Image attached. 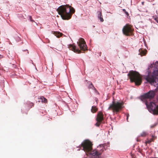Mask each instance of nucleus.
Returning a JSON list of instances; mask_svg holds the SVG:
<instances>
[{"mask_svg":"<svg viewBox=\"0 0 158 158\" xmlns=\"http://www.w3.org/2000/svg\"><path fill=\"white\" fill-rule=\"evenodd\" d=\"M56 10L62 19L64 20H68L71 19L73 14L75 12L73 8L69 5H61Z\"/></svg>","mask_w":158,"mask_h":158,"instance_id":"f257e3e1","label":"nucleus"},{"mask_svg":"<svg viewBox=\"0 0 158 158\" xmlns=\"http://www.w3.org/2000/svg\"><path fill=\"white\" fill-rule=\"evenodd\" d=\"M93 144L92 142L88 140H84L81 144V147L83 150L86 152L94 156L95 158H99L103 152L102 149L98 151L94 149L92 151Z\"/></svg>","mask_w":158,"mask_h":158,"instance_id":"f03ea898","label":"nucleus"},{"mask_svg":"<svg viewBox=\"0 0 158 158\" xmlns=\"http://www.w3.org/2000/svg\"><path fill=\"white\" fill-rule=\"evenodd\" d=\"M77 43L81 50H79L78 48H77L76 46L73 45V44L69 45V48L70 49L75 52L78 53H81V51H84L87 50V45L84 39L82 38H80Z\"/></svg>","mask_w":158,"mask_h":158,"instance_id":"7ed1b4c3","label":"nucleus"},{"mask_svg":"<svg viewBox=\"0 0 158 158\" xmlns=\"http://www.w3.org/2000/svg\"><path fill=\"white\" fill-rule=\"evenodd\" d=\"M131 82H135L136 85H140L142 82V79L140 74L137 72L131 71L128 74Z\"/></svg>","mask_w":158,"mask_h":158,"instance_id":"20e7f679","label":"nucleus"},{"mask_svg":"<svg viewBox=\"0 0 158 158\" xmlns=\"http://www.w3.org/2000/svg\"><path fill=\"white\" fill-rule=\"evenodd\" d=\"M124 103L113 101L112 103L110 105L108 110H111L113 112L117 113L123 108Z\"/></svg>","mask_w":158,"mask_h":158,"instance_id":"39448f33","label":"nucleus"},{"mask_svg":"<svg viewBox=\"0 0 158 158\" xmlns=\"http://www.w3.org/2000/svg\"><path fill=\"white\" fill-rule=\"evenodd\" d=\"M123 32L126 36H130L133 33V29L132 26L129 24H126L123 28Z\"/></svg>","mask_w":158,"mask_h":158,"instance_id":"423d86ee","label":"nucleus"},{"mask_svg":"<svg viewBox=\"0 0 158 158\" xmlns=\"http://www.w3.org/2000/svg\"><path fill=\"white\" fill-rule=\"evenodd\" d=\"M155 95V93L154 91L150 90L142 96L141 99L144 101L146 100L147 99H151L154 98Z\"/></svg>","mask_w":158,"mask_h":158,"instance_id":"0eeeda50","label":"nucleus"},{"mask_svg":"<svg viewBox=\"0 0 158 158\" xmlns=\"http://www.w3.org/2000/svg\"><path fill=\"white\" fill-rule=\"evenodd\" d=\"M145 104L148 109L152 110L153 112L156 114H158V106H156L154 102H151L148 104V102H146Z\"/></svg>","mask_w":158,"mask_h":158,"instance_id":"6e6552de","label":"nucleus"},{"mask_svg":"<svg viewBox=\"0 0 158 158\" xmlns=\"http://www.w3.org/2000/svg\"><path fill=\"white\" fill-rule=\"evenodd\" d=\"M146 80L148 82L150 83H154L155 82L156 83L157 82V85L158 86V78H156V77L153 76H148L147 77Z\"/></svg>","mask_w":158,"mask_h":158,"instance_id":"1a4fd4ad","label":"nucleus"},{"mask_svg":"<svg viewBox=\"0 0 158 158\" xmlns=\"http://www.w3.org/2000/svg\"><path fill=\"white\" fill-rule=\"evenodd\" d=\"M103 119V114L102 112H98L97 115V117L96 119V121L102 122Z\"/></svg>","mask_w":158,"mask_h":158,"instance_id":"9d476101","label":"nucleus"},{"mask_svg":"<svg viewBox=\"0 0 158 158\" xmlns=\"http://www.w3.org/2000/svg\"><path fill=\"white\" fill-rule=\"evenodd\" d=\"M153 75H149L148 76H153L156 77L157 76H158V69L156 67H154L153 69V71L152 72Z\"/></svg>","mask_w":158,"mask_h":158,"instance_id":"9b49d317","label":"nucleus"},{"mask_svg":"<svg viewBox=\"0 0 158 158\" xmlns=\"http://www.w3.org/2000/svg\"><path fill=\"white\" fill-rule=\"evenodd\" d=\"M147 51L146 50L143 49H140L139 50V55H140L141 56H143L146 55L147 53Z\"/></svg>","mask_w":158,"mask_h":158,"instance_id":"f8f14e48","label":"nucleus"},{"mask_svg":"<svg viewBox=\"0 0 158 158\" xmlns=\"http://www.w3.org/2000/svg\"><path fill=\"white\" fill-rule=\"evenodd\" d=\"M98 17V19H100L101 22H103L104 20L103 18V16L102 14V12L101 11H98L97 12Z\"/></svg>","mask_w":158,"mask_h":158,"instance_id":"ddd939ff","label":"nucleus"},{"mask_svg":"<svg viewBox=\"0 0 158 158\" xmlns=\"http://www.w3.org/2000/svg\"><path fill=\"white\" fill-rule=\"evenodd\" d=\"M155 139H156V137L152 135V138L150 139H148V141L146 142V143L147 144L150 143L151 142L154 141Z\"/></svg>","mask_w":158,"mask_h":158,"instance_id":"4468645a","label":"nucleus"},{"mask_svg":"<svg viewBox=\"0 0 158 158\" xmlns=\"http://www.w3.org/2000/svg\"><path fill=\"white\" fill-rule=\"evenodd\" d=\"M29 109L31 108L34 106V104L30 102H28L26 103Z\"/></svg>","mask_w":158,"mask_h":158,"instance_id":"2eb2a0df","label":"nucleus"},{"mask_svg":"<svg viewBox=\"0 0 158 158\" xmlns=\"http://www.w3.org/2000/svg\"><path fill=\"white\" fill-rule=\"evenodd\" d=\"M89 89H92L95 90V92H97V90L96 88L94 87L92 83L91 82L90 85L88 86Z\"/></svg>","mask_w":158,"mask_h":158,"instance_id":"dca6fc26","label":"nucleus"},{"mask_svg":"<svg viewBox=\"0 0 158 158\" xmlns=\"http://www.w3.org/2000/svg\"><path fill=\"white\" fill-rule=\"evenodd\" d=\"M98 110V108L95 106H92L91 109V112L94 113L96 112Z\"/></svg>","mask_w":158,"mask_h":158,"instance_id":"f3484780","label":"nucleus"},{"mask_svg":"<svg viewBox=\"0 0 158 158\" xmlns=\"http://www.w3.org/2000/svg\"><path fill=\"white\" fill-rule=\"evenodd\" d=\"M40 99L41 100V102H44V103H47V99L43 96H41L40 97Z\"/></svg>","mask_w":158,"mask_h":158,"instance_id":"a211bd4d","label":"nucleus"},{"mask_svg":"<svg viewBox=\"0 0 158 158\" xmlns=\"http://www.w3.org/2000/svg\"><path fill=\"white\" fill-rule=\"evenodd\" d=\"M53 34L58 38L60 37L61 35V33L59 32H54Z\"/></svg>","mask_w":158,"mask_h":158,"instance_id":"6ab92c4d","label":"nucleus"},{"mask_svg":"<svg viewBox=\"0 0 158 158\" xmlns=\"http://www.w3.org/2000/svg\"><path fill=\"white\" fill-rule=\"evenodd\" d=\"M148 135V133L146 132L143 131L140 134L141 136L142 137L146 136Z\"/></svg>","mask_w":158,"mask_h":158,"instance_id":"aec40b11","label":"nucleus"},{"mask_svg":"<svg viewBox=\"0 0 158 158\" xmlns=\"http://www.w3.org/2000/svg\"><path fill=\"white\" fill-rule=\"evenodd\" d=\"M102 122L101 121H97V122L95 124V125L97 127H99Z\"/></svg>","mask_w":158,"mask_h":158,"instance_id":"412c9836","label":"nucleus"},{"mask_svg":"<svg viewBox=\"0 0 158 158\" xmlns=\"http://www.w3.org/2000/svg\"><path fill=\"white\" fill-rule=\"evenodd\" d=\"M123 11L124 12L126 15H127V16L129 15L128 13L126 11V10L125 9H123Z\"/></svg>","mask_w":158,"mask_h":158,"instance_id":"4be33fe9","label":"nucleus"},{"mask_svg":"<svg viewBox=\"0 0 158 158\" xmlns=\"http://www.w3.org/2000/svg\"><path fill=\"white\" fill-rule=\"evenodd\" d=\"M29 20L31 22H34V21L33 20L32 17L31 16H29Z\"/></svg>","mask_w":158,"mask_h":158,"instance_id":"5701e85b","label":"nucleus"},{"mask_svg":"<svg viewBox=\"0 0 158 158\" xmlns=\"http://www.w3.org/2000/svg\"><path fill=\"white\" fill-rule=\"evenodd\" d=\"M155 20L158 23V18H155Z\"/></svg>","mask_w":158,"mask_h":158,"instance_id":"b1692460","label":"nucleus"},{"mask_svg":"<svg viewBox=\"0 0 158 158\" xmlns=\"http://www.w3.org/2000/svg\"><path fill=\"white\" fill-rule=\"evenodd\" d=\"M129 116V114H128L127 115V121H128V117Z\"/></svg>","mask_w":158,"mask_h":158,"instance_id":"393cba45","label":"nucleus"},{"mask_svg":"<svg viewBox=\"0 0 158 158\" xmlns=\"http://www.w3.org/2000/svg\"><path fill=\"white\" fill-rule=\"evenodd\" d=\"M155 126V125H153L151 126V128L154 127Z\"/></svg>","mask_w":158,"mask_h":158,"instance_id":"a878e982","label":"nucleus"},{"mask_svg":"<svg viewBox=\"0 0 158 158\" xmlns=\"http://www.w3.org/2000/svg\"><path fill=\"white\" fill-rule=\"evenodd\" d=\"M3 57L2 56L0 55V59H1Z\"/></svg>","mask_w":158,"mask_h":158,"instance_id":"bb28decb","label":"nucleus"},{"mask_svg":"<svg viewBox=\"0 0 158 158\" xmlns=\"http://www.w3.org/2000/svg\"><path fill=\"white\" fill-rule=\"evenodd\" d=\"M27 51H28V50H27ZM27 53H28V52H27Z\"/></svg>","mask_w":158,"mask_h":158,"instance_id":"cd10ccee","label":"nucleus"},{"mask_svg":"<svg viewBox=\"0 0 158 158\" xmlns=\"http://www.w3.org/2000/svg\"><path fill=\"white\" fill-rule=\"evenodd\" d=\"M97 98L96 99V101H97Z\"/></svg>","mask_w":158,"mask_h":158,"instance_id":"c85d7f7f","label":"nucleus"}]
</instances>
